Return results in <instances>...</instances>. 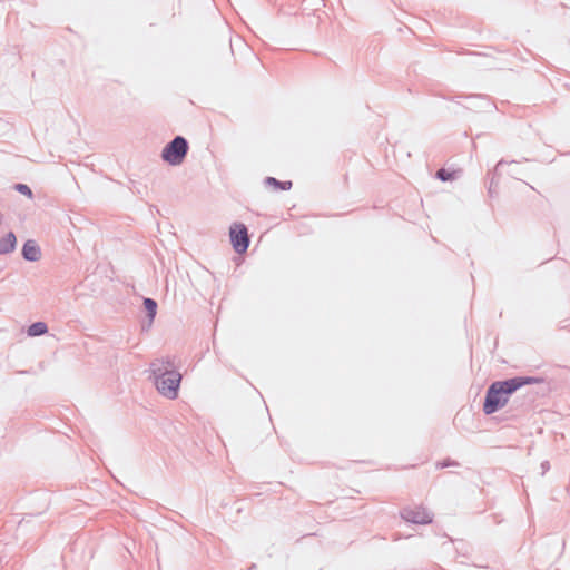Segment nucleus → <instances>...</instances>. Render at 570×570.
I'll list each match as a JSON object with an SVG mask.
<instances>
[{"label":"nucleus","instance_id":"3","mask_svg":"<svg viewBox=\"0 0 570 570\" xmlns=\"http://www.w3.org/2000/svg\"><path fill=\"white\" fill-rule=\"evenodd\" d=\"M187 151V140L181 136H177L164 147L161 158L169 165L178 166L184 161Z\"/></svg>","mask_w":570,"mask_h":570},{"label":"nucleus","instance_id":"15","mask_svg":"<svg viewBox=\"0 0 570 570\" xmlns=\"http://www.w3.org/2000/svg\"><path fill=\"white\" fill-rule=\"evenodd\" d=\"M504 164H505V163H504V161H502V160H501V161H499V163L497 164V166H495V171H497V173L502 171V170H503V166H504Z\"/></svg>","mask_w":570,"mask_h":570},{"label":"nucleus","instance_id":"8","mask_svg":"<svg viewBox=\"0 0 570 570\" xmlns=\"http://www.w3.org/2000/svg\"><path fill=\"white\" fill-rule=\"evenodd\" d=\"M48 332V326L43 322H36L28 327L29 336H40Z\"/></svg>","mask_w":570,"mask_h":570},{"label":"nucleus","instance_id":"16","mask_svg":"<svg viewBox=\"0 0 570 570\" xmlns=\"http://www.w3.org/2000/svg\"><path fill=\"white\" fill-rule=\"evenodd\" d=\"M542 468L546 471L547 469H549V463L548 462L542 463Z\"/></svg>","mask_w":570,"mask_h":570},{"label":"nucleus","instance_id":"5","mask_svg":"<svg viewBox=\"0 0 570 570\" xmlns=\"http://www.w3.org/2000/svg\"><path fill=\"white\" fill-rule=\"evenodd\" d=\"M401 517L406 522H412L415 524H428L432 522V515L430 512L421 507L405 508L402 510Z\"/></svg>","mask_w":570,"mask_h":570},{"label":"nucleus","instance_id":"14","mask_svg":"<svg viewBox=\"0 0 570 570\" xmlns=\"http://www.w3.org/2000/svg\"><path fill=\"white\" fill-rule=\"evenodd\" d=\"M244 39L245 38L238 37V38H236V42H232L230 41V49H232L233 52H234V49H235L236 46L240 47L244 43Z\"/></svg>","mask_w":570,"mask_h":570},{"label":"nucleus","instance_id":"7","mask_svg":"<svg viewBox=\"0 0 570 570\" xmlns=\"http://www.w3.org/2000/svg\"><path fill=\"white\" fill-rule=\"evenodd\" d=\"M17 245L16 235L10 232L0 239V255L12 253Z\"/></svg>","mask_w":570,"mask_h":570},{"label":"nucleus","instance_id":"10","mask_svg":"<svg viewBox=\"0 0 570 570\" xmlns=\"http://www.w3.org/2000/svg\"><path fill=\"white\" fill-rule=\"evenodd\" d=\"M279 47L281 48H284V49H299V50H304V51H311V52H318V48H315L313 46H307V45H292V43H279Z\"/></svg>","mask_w":570,"mask_h":570},{"label":"nucleus","instance_id":"13","mask_svg":"<svg viewBox=\"0 0 570 570\" xmlns=\"http://www.w3.org/2000/svg\"><path fill=\"white\" fill-rule=\"evenodd\" d=\"M16 189H17L19 193H21V194H23V195L28 196L29 198H31V197H32V191H31V189H30L27 185H24V184H17V185H16Z\"/></svg>","mask_w":570,"mask_h":570},{"label":"nucleus","instance_id":"2","mask_svg":"<svg viewBox=\"0 0 570 570\" xmlns=\"http://www.w3.org/2000/svg\"><path fill=\"white\" fill-rule=\"evenodd\" d=\"M538 382L534 377H513L505 381H497L490 385L487 391L483 411L485 414H492L503 407L509 396L524 384Z\"/></svg>","mask_w":570,"mask_h":570},{"label":"nucleus","instance_id":"4","mask_svg":"<svg viewBox=\"0 0 570 570\" xmlns=\"http://www.w3.org/2000/svg\"><path fill=\"white\" fill-rule=\"evenodd\" d=\"M229 235L233 247L237 253H244L247 250L249 245V238L247 234V228L244 224H233L230 226Z\"/></svg>","mask_w":570,"mask_h":570},{"label":"nucleus","instance_id":"12","mask_svg":"<svg viewBox=\"0 0 570 570\" xmlns=\"http://www.w3.org/2000/svg\"><path fill=\"white\" fill-rule=\"evenodd\" d=\"M436 177L443 181H446L453 178V174L446 171L445 169H439L436 173Z\"/></svg>","mask_w":570,"mask_h":570},{"label":"nucleus","instance_id":"6","mask_svg":"<svg viewBox=\"0 0 570 570\" xmlns=\"http://www.w3.org/2000/svg\"><path fill=\"white\" fill-rule=\"evenodd\" d=\"M22 256L26 261L37 262L41 258L40 247L35 240H27L22 247Z\"/></svg>","mask_w":570,"mask_h":570},{"label":"nucleus","instance_id":"9","mask_svg":"<svg viewBox=\"0 0 570 570\" xmlns=\"http://www.w3.org/2000/svg\"><path fill=\"white\" fill-rule=\"evenodd\" d=\"M144 307L147 311L149 324H151L155 318L156 312H157V303L153 298H145Z\"/></svg>","mask_w":570,"mask_h":570},{"label":"nucleus","instance_id":"11","mask_svg":"<svg viewBox=\"0 0 570 570\" xmlns=\"http://www.w3.org/2000/svg\"><path fill=\"white\" fill-rule=\"evenodd\" d=\"M266 183H267L268 185H274V186H276V187H278V188H281V189H284V190L289 189V188H291V186H292V183H291V181H278L277 179H275V178H273V177H268V178L266 179Z\"/></svg>","mask_w":570,"mask_h":570},{"label":"nucleus","instance_id":"1","mask_svg":"<svg viewBox=\"0 0 570 570\" xmlns=\"http://www.w3.org/2000/svg\"><path fill=\"white\" fill-rule=\"evenodd\" d=\"M150 371L154 376L157 391L169 400L178 396L181 382V374L175 370L170 358H157L150 363Z\"/></svg>","mask_w":570,"mask_h":570}]
</instances>
